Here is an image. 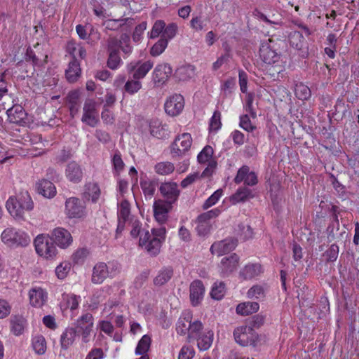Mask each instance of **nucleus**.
<instances>
[{
  "label": "nucleus",
  "mask_w": 359,
  "mask_h": 359,
  "mask_svg": "<svg viewBox=\"0 0 359 359\" xmlns=\"http://www.w3.org/2000/svg\"><path fill=\"white\" fill-rule=\"evenodd\" d=\"M233 337L237 344L242 346H255L257 340V334L250 326L242 325L233 331Z\"/></svg>",
  "instance_id": "6"
},
{
  "label": "nucleus",
  "mask_w": 359,
  "mask_h": 359,
  "mask_svg": "<svg viewBox=\"0 0 359 359\" xmlns=\"http://www.w3.org/2000/svg\"><path fill=\"white\" fill-rule=\"evenodd\" d=\"M27 325V320L22 316L14 315L10 318L11 331L15 336L22 334Z\"/></svg>",
  "instance_id": "28"
},
{
  "label": "nucleus",
  "mask_w": 359,
  "mask_h": 359,
  "mask_svg": "<svg viewBox=\"0 0 359 359\" xmlns=\"http://www.w3.org/2000/svg\"><path fill=\"white\" fill-rule=\"evenodd\" d=\"M221 212L222 210L219 208H215L198 215L196 227L198 235L205 236L208 234L212 229L213 219L217 217Z\"/></svg>",
  "instance_id": "4"
},
{
  "label": "nucleus",
  "mask_w": 359,
  "mask_h": 359,
  "mask_svg": "<svg viewBox=\"0 0 359 359\" xmlns=\"http://www.w3.org/2000/svg\"><path fill=\"white\" fill-rule=\"evenodd\" d=\"M65 212L69 218H81L86 215V206L79 198L70 197L65 201Z\"/></svg>",
  "instance_id": "10"
},
{
  "label": "nucleus",
  "mask_w": 359,
  "mask_h": 359,
  "mask_svg": "<svg viewBox=\"0 0 359 359\" xmlns=\"http://www.w3.org/2000/svg\"><path fill=\"white\" fill-rule=\"evenodd\" d=\"M195 67L191 65H184L179 67L175 72V77L178 81H186L194 77Z\"/></svg>",
  "instance_id": "30"
},
{
  "label": "nucleus",
  "mask_w": 359,
  "mask_h": 359,
  "mask_svg": "<svg viewBox=\"0 0 359 359\" xmlns=\"http://www.w3.org/2000/svg\"><path fill=\"white\" fill-rule=\"evenodd\" d=\"M172 69L171 67L166 63L156 65L153 72V79L155 83L163 84L172 74Z\"/></svg>",
  "instance_id": "21"
},
{
  "label": "nucleus",
  "mask_w": 359,
  "mask_h": 359,
  "mask_svg": "<svg viewBox=\"0 0 359 359\" xmlns=\"http://www.w3.org/2000/svg\"><path fill=\"white\" fill-rule=\"evenodd\" d=\"M213 149L207 145L198 154L197 158L200 163H208V166L201 174L202 177L211 176L217 168V161L212 158Z\"/></svg>",
  "instance_id": "9"
},
{
  "label": "nucleus",
  "mask_w": 359,
  "mask_h": 359,
  "mask_svg": "<svg viewBox=\"0 0 359 359\" xmlns=\"http://www.w3.org/2000/svg\"><path fill=\"white\" fill-rule=\"evenodd\" d=\"M192 144V137L189 133H183L177 136L172 144L171 153L173 156H181L189 151Z\"/></svg>",
  "instance_id": "11"
},
{
  "label": "nucleus",
  "mask_w": 359,
  "mask_h": 359,
  "mask_svg": "<svg viewBox=\"0 0 359 359\" xmlns=\"http://www.w3.org/2000/svg\"><path fill=\"white\" fill-rule=\"evenodd\" d=\"M6 113L9 121L14 123H20L25 118L26 115L22 107L20 106H16L8 109Z\"/></svg>",
  "instance_id": "37"
},
{
  "label": "nucleus",
  "mask_w": 359,
  "mask_h": 359,
  "mask_svg": "<svg viewBox=\"0 0 359 359\" xmlns=\"http://www.w3.org/2000/svg\"><path fill=\"white\" fill-rule=\"evenodd\" d=\"M130 216V205L128 201L123 198L118 204V226L116 229V234L121 233L127 222H129Z\"/></svg>",
  "instance_id": "14"
},
{
  "label": "nucleus",
  "mask_w": 359,
  "mask_h": 359,
  "mask_svg": "<svg viewBox=\"0 0 359 359\" xmlns=\"http://www.w3.org/2000/svg\"><path fill=\"white\" fill-rule=\"evenodd\" d=\"M184 107V100L180 94L170 96L165 101L164 108L166 114L170 116L179 115Z\"/></svg>",
  "instance_id": "12"
},
{
  "label": "nucleus",
  "mask_w": 359,
  "mask_h": 359,
  "mask_svg": "<svg viewBox=\"0 0 359 359\" xmlns=\"http://www.w3.org/2000/svg\"><path fill=\"white\" fill-rule=\"evenodd\" d=\"M142 88V83L139 80L131 79L126 82L124 90L128 93L133 95L137 93Z\"/></svg>",
  "instance_id": "55"
},
{
  "label": "nucleus",
  "mask_w": 359,
  "mask_h": 359,
  "mask_svg": "<svg viewBox=\"0 0 359 359\" xmlns=\"http://www.w3.org/2000/svg\"><path fill=\"white\" fill-rule=\"evenodd\" d=\"M225 294V285L223 282H216L212 286L210 294L217 300L222 299Z\"/></svg>",
  "instance_id": "53"
},
{
  "label": "nucleus",
  "mask_w": 359,
  "mask_h": 359,
  "mask_svg": "<svg viewBox=\"0 0 359 359\" xmlns=\"http://www.w3.org/2000/svg\"><path fill=\"white\" fill-rule=\"evenodd\" d=\"M100 194L98 185L95 182H89L85 186V195L91 198L93 202H96Z\"/></svg>",
  "instance_id": "43"
},
{
  "label": "nucleus",
  "mask_w": 359,
  "mask_h": 359,
  "mask_svg": "<svg viewBox=\"0 0 359 359\" xmlns=\"http://www.w3.org/2000/svg\"><path fill=\"white\" fill-rule=\"evenodd\" d=\"M173 274L172 269L170 267H165L161 269L157 276L154 279V283L156 285H163L168 282Z\"/></svg>",
  "instance_id": "40"
},
{
  "label": "nucleus",
  "mask_w": 359,
  "mask_h": 359,
  "mask_svg": "<svg viewBox=\"0 0 359 359\" xmlns=\"http://www.w3.org/2000/svg\"><path fill=\"white\" fill-rule=\"evenodd\" d=\"M1 239L6 245L11 248L25 247L31 242L26 232L14 227L5 229L1 233Z\"/></svg>",
  "instance_id": "3"
},
{
  "label": "nucleus",
  "mask_w": 359,
  "mask_h": 359,
  "mask_svg": "<svg viewBox=\"0 0 359 359\" xmlns=\"http://www.w3.org/2000/svg\"><path fill=\"white\" fill-rule=\"evenodd\" d=\"M111 161L115 172L119 174L123 170L125 164L122 160L121 153L118 151L115 152Z\"/></svg>",
  "instance_id": "59"
},
{
  "label": "nucleus",
  "mask_w": 359,
  "mask_h": 359,
  "mask_svg": "<svg viewBox=\"0 0 359 359\" xmlns=\"http://www.w3.org/2000/svg\"><path fill=\"white\" fill-rule=\"evenodd\" d=\"M222 127L221 113L218 110L214 111L210 120V130L211 131L217 132Z\"/></svg>",
  "instance_id": "57"
},
{
  "label": "nucleus",
  "mask_w": 359,
  "mask_h": 359,
  "mask_svg": "<svg viewBox=\"0 0 359 359\" xmlns=\"http://www.w3.org/2000/svg\"><path fill=\"white\" fill-rule=\"evenodd\" d=\"M191 323V316L189 313L180 317L176 325L177 332L181 335L188 334Z\"/></svg>",
  "instance_id": "39"
},
{
  "label": "nucleus",
  "mask_w": 359,
  "mask_h": 359,
  "mask_svg": "<svg viewBox=\"0 0 359 359\" xmlns=\"http://www.w3.org/2000/svg\"><path fill=\"white\" fill-rule=\"evenodd\" d=\"M195 355L194 349L189 346H184L181 348L178 359H192Z\"/></svg>",
  "instance_id": "64"
},
{
  "label": "nucleus",
  "mask_w": 359,
  "mask_h": 359,
  "mask_svg": "<svg viewBox=\"0 0 359 359\" xmlns=\"http://www.w3.org/2000/svg\"><path fill=\"white\" fill-rule=\"evenodd\" d=\"M151 341V337L149 335L144 334L142 336L136 346L135 354L142 355H147V353L149 349Z\"/></svg>",
  "instance_id": "42"
},
{
  "label": "nucleus",
  "mask_w": 359,
  "mask_h": 359,
  "mask_svg": "<svg viewBox=\"0 0 359 359\" xmlns=\"http://www.w3.org/2000/svg\"><path fill=\"white\" fill-rule=\"evenodd\" d=\"M38 192L46 198H53L56 194L55 185L49 180H40L36 184Z\"/></svg>",
  "instance_id": "31"
},
{
  "label": "nucleus",
  "mask_w": 359,
  "mask_h": 359,
  "mask_svg": "<svg viewBox=\"0 0 359 359\" xmlns=\"http://www.w3.org/2000/svg\"><path fill=\"white\" fill-rule=\"evenodd\" d=\"M71 265L67 262L60 263L55 269V275L58 279H65L69 273Z\"/></svg>",
  "instance_id": "56"
},
{
  "label": "nucleus",
  "mask_w": 359,
  "mask_h": 359,
  "mask_svg": "<svg viewBox=\"0 0 359 359\" xmlns=\"http://www.w3.org/2000/svg\"><path fill=\"white\" fill-rule=\"evenodd\" d=\"M81 121L93 128L99 123L100 118L97 109V103L94 100L88 99L85 101Z\"/></svg>",
  "instance_id": "7"
},
{
  "label": "nucleus",
  "mask_w": 359,
  "mask_h": 359,
  "mask_svg": "<svg viewBox=\"0 0 359 359\" xmlns=\"http://www.w3.org/2000/svg\"><path fill=\"white\" fill-rule=\"evenodd\" d=\"M177 28L178 27L176 23L172 22L168 24L165 27L164 32H163V36L161 38L166 39L168 41L172 39L176 35Z\"/></svg>",
  "instance_id": "60"
},
{
  "label": "nucleus",
  "mask_w": 359,
  "mask_h": 359,
  "mask_svg": "<svg viewBox=\"0 0 359 359\" xmlns=\"http://www.w3.org/2000/svg\"><path fill=\"white\" fill-rule=\"evenodd\" d=\"M81 300V298L79 295H76L72 293H65L62 296L60 306L63 310L69 309L71 311H74L78 308Z\"/></svg>",
  "instance_id": "29"
},
{
  "label": "nucleus",
  "mask_w": 359,
  "mask_h": 359,
  "mask_svg": "<svg viewBox=\"0 0 359 359\" xmlns=\"http://www.w3.org/2000/svg\"><path fill=\"white\" fill-rule=\"evenodd\" d=\"M251 190L247 187H242L238 189L236 192L232 196L231 201L233 203L243 202L251 197Z\"/></svg>",
  "instance_id": "47"
},
{
  "label": "nucleus",
  "mask_w": 359,
  "mask_h": 359,
  "mask_svg": "<svg viewBox=\"0 0 359 359\" xmlns=\"http://www.w3.org/2000/svg\"><path fill=\"white\" fill-rule=\"evenodd\" d=\"M262 272V267L259 264H248L240 271V276L244 280L252 279Z\"/></svg>",
  "instance_id": "33"
},
{
  "label": "nucleus",
  "mask_w": 359,
  "mask_h": 359,
  "mask_svg": "<svg viewBox=\"0 0 359 359\" xmlns=\"http://www.w3.org/2000/svg\"><path fill=\"white\" fill-rule=\"evenodd\" d=\"M205 293V287L199 280L193 281L190 285V299L194 306L198 305L203 299Z\"/></svg>",
  "instance_id": "24"
},
{
  "label": "nucleus",
  "mask_w": 359,
  "mask_h": 359,
  "mask_svg": "<svg viewBox=\"0 0 359 359\" xmlns=\"http://www.w3.org/2000/svg\"><path fill=\"white\" fill-rule=\"evenodd\" d=\"M6 208L9 214L16 219H24V214L34 208L33 201L27 191H21L15 196H10Z\"/></svg>",
  "instance_id": "1"
},
{
  "label": "nucleus",
  "mask_w": 359,
  "mask_h": 359,
  "mask_svg": "<svg viewBox=\"0 0 359 359\" xmlns=\"http://www.w3.org/2000/svg\"><path fill=\"white\" fill-rule=\"evenodd\" d=\"M296 97L302 100H307L311 95L310 88L302 83H297L294 88Z\"/></svg>",
  "instance_id": "46"
},
{
  "label": "nucleus",
  "mask_w": 359,
  "mask_h": 359,
  "mask_svg": "<svg viewBox=\"0 0 359 359\" xmlns=\"http://www.w3.org/2000/svg\"><path fill=\"white\" fill-rule=\"evenodd\" d=\"M304 42V36L303 35L299 32H294L292 33L290 36V45L297 48V49H301L303 46Z\"/></svg>",
  "instance_id": "58"
},
{
  "label": "nucleus",
  "mask_w": 359,
  "mask_h": 359,
  "mask_svg": "<svg viewBox=\"0 0 359 359\" xmlns=\"http://www.w3.org/2000/svg\"><path fill=\"white\" fill-rule=\"evenodd\" d=\"M80 64L76 60H72L69 63L68 68L66 69L65 75L67 81L70 83H74L81 75Z\"/></svg>",
  "instance_id": "32"
},
{
  "label": "nucleus",
  "mask_w": 359,
  "mask_h": 359,
  "mask_svg": "<svg viewBox=\"0 0 359 359\" xmlns=\"http://www.w3.org/2000/svg\"><path fill=\"white\" fill-rule=\"evenodd\" d=\"M52 238L54 243L60 248L65 249L70 246L73 238L70 232L62 227H57L52 231Z\"/></svg>",
  "instance_id": "13"
},
{
  "label": "nucleus",
  "mask_w": 359,
  "mask_h": 359,
  "mask_svg": "<svg viewBox=\"0 0 359 359\" xmlns=\"http://www.w3.org/2000/svg\"><path fill=\"white\" fill-rule=\"evenodd\" d=\"M238 262L239 257L236 254L222 258L219 266L220 275L223 277L229 276L237 269Z\"/></svg>",
  "instance_id": "18"
},
{
  "label": "nucleus",
  "mask_w": 359,
  "mask_h": 359,
  "mask_svg": "<svg viewBox=\"0 0 359 359\" xmlns=\"http://www.w3.org/2000/svg\"><path fill=\"white\" fill-rule=\"evenodd\" d=\"M213 332L212 330L203 331L198 338L197 346L201 351L208 350L212 345L213 341Z\"/></svg>",
  "instance_id": "35"
},
{
  "label": "nucleus",
  "mask_w": 359,
  "mask_h": 359,
  "mask_svg": "<svg viewBox=\"0 0 359 359\" xmlns=\"http://www.w3.org/2000/svg\"><path fill=\"white\" fill-rule=\"evenodd\" d=\"M259 309L257 302H246L239 304L236 306V313L241 316H248L256 313Z\"/></svg>",
  "instance_id": "36"
},
{
  "label": "nucleus",
  "mask_w": 359,
  "mask_h": 359,
  "mask_svg": "<svg viewBox=\"0 0 359 359\" xmlns=\"http://www.w3.org/2000/svg\"><path fill=\"white\" fill-rule=\"evenodd\" d=\"M168 40L166 39H162L161 38L151 48L150 50V54L156 57L160 55L161 53H163L165 49L168 46Z\"/></svg>",
  "instance_id": "51"
},
{
  "label": "nucleus",
  "mask_w": 359,
  "mask_h": 359,
  "mask_svg": "<svg viewBox=\"0 0 359 359\" xmlns=\"http://www.w3.org/2000/svg\"><path fill=\"white\" fill-rule=\"evenodd\" d=\"M116 41L114 40H107V48L109 51V58L107 66L111 69H117L122 64V60L119 56L118 51L114 49Z\"/></svg>",
  "instance_id": "25"
},
{
  "label": "nucleus",
  "mask_w": 359,
  "mask_h": 359,
  "mask_svg": "<svg viewBox=\"0 0 359 359\" xmlns=\"http://www.w3.org/2000/svg\"><path fill=\"white\" fill-rule=\"evenodd\" d=\"M151 135L160 138L162 136L163 126L158 120H152L149 124Z\"/></svg>",
  "instance_id": "62"
},
{
  "label": "nucleus",
  "mask_w": 359,
  "mask_h": 359,
  "mask_svg": "<svg viewBox=\"0 0 359 359\" xmlns=\"http://www.w3.org/2000/svg\"><path fill=\"white\" fill-rule=\"evenodd\" d=\"M153 208L155 219L161 224H165L168 217L171 203L158 200L154 201Z\"/></svg>",
  "instance_id": "15"
},
{
  "label": "nucleus",
  "mask_w": 359,
  "mask_h": 359,
  "mask_svg": "<svg viewBox=\"0 0 359 359\" xmlns=\"http://www.w3.org/2000/svg\"><path fill=\"white\" fill-rule=\"evenodd\" d=\"M67 52L73 57V60H76L77 57L81 59L85 58L86 55V49L79 43L74 41H69L67 44Z\"/></svg>",
  "instance_id": "34"
},
{
  "label": "nucleus",
  "mask_w": 359,
  "mask_h": 359,
  "mask_svg": "<svg viewBox=\"0 0 359 359\" xmlns=\"http://www.w3.org/2000/svg\"><path fill=\"white\" fill-rule=\"evenodd\" d=\"M247 297L250 299L262 300L265 297V292L262 286L256 285L248 290Z\"/></svg>",
  "instance_id": "50"
},
{
  "label": "nucleus",
  "mask_w": 359,
  "mask_h": 359,
  "mask_svg": "<svg viewBox=\"0 0 359 359\" xmlns=\"http://www.w3.org/2000/svg\"><path fill=\"white\" fill-rule=\"evenodd\" d=\"M76 337V332L74 328H67L60 337L61 346L64 349L68 348L73 344Z\"/></svg>",
  "instance_id": "38"
},
{
  "label": "nucleus",
  "mask_w": 359,
  "mask_h": 359,
  "mask_svg": "<svg viewBox=\"0 0 359 359\" xmlns=\"http://www.w3.org/2000/svg\"><path fill=\"white\" fill-rule=\"evenodd\" d=\"M121 307L122 306L120 305L118 302L116 300H109L104 305L102 314L106 317H109L115 314L116 311H121Z\"/></svg>",
  "instance_id": "45"
},
{
  "label": "nucleus",
  "mask_w": 359,
  "mask_h": 359,
  "mask_svg": "<svg viewBox=\"0 0 359 359\" xmlns=\"http://www.w3.org/2000/svg\"><path fill=\"white\" fill-rule=\"evenodd\" d=\"M153 66L154 62L151 60L132 61L126 65V69L133 79L140 80L145 77Z\"/></svg>",
  "instance_id": "8"
},
{
  "label": "nucleus",
  "mask_w": 359,
  "mask_h": 359,
  "mask_svg": "<svg viewBox=\"0 0 359 359\" xmlns=\"http://www.w3.org/2000/svg\"><path fill=\"white\" fill-rule=\"evenodd\" d=\"M32 345L35 353L43 355L46 351V341L42 335L34 336L32 339Z\"/></svg>",
  "instance_id": "41"
},
{
  "label": "nucleus",
  "mask_w": 359,
  "mask_h": 359,
  "mask_svg": "<svg viewBox=\"0 0 359 359\" xmlns=\"http://www.w3.org/2000/svg\"><path fill=\"white\" fill-rule=\"evenodd\" d=\"M223 195V191L221 189L216 190L209 198L203 203L202 208L207 210L215 205Z\"/></svg>",
  "instance_id": "52"
},
{
  "label": "nucleus",
  "mask_w": 359,
  "mask_h": 359,
  "mask_svg": "<svg viewBox=\"0 0 359 359\" xmlns=\"http://www.w3.org/2000/svg\"><path fill=\"white\" fill-rule=\"evenodd\" d=\"M108 40L116 41L114 49L119 52L121 50L126 56H128L133 51V46L130 44V36L127 34H123L120 38L109 37Z\"/></svg>",
  "instance_id": "26"
},
{
  "label": "nucleus",
  "mask_w": 359,
  "mask_h": 359,
  "mask_svg": "<svg viewBox=\"0 0 359 359\" xmlns=\"http://www.w3.org/2000/svg\"><path fill=\"white\" fill-rule=\"evenodd\" d=\"M140 186L145 196L151 198L156 191V182L151 180H144L140 182Z\"/></svg>",
  "instance_id": "44"
},
{
  "label": "nucleus",
  "mask_w": 359,
  "mask_h": 359,
  "mask_svg": "<svg viewBox=\"0 0 359 359\" xmlns=\"http://www.w3.org/2000/svg\"><path fill=\"white\" fill-rule=\"evenodd\" d=\"M83 172L81 165L76 161L69 162L65 169V176L72 183H79L83 179Z\"/></svg>",
  "instance_id": "20"
},
{
  "label": "nucleus",
  "mask_w": 359,
  "mask_h": 359,
  "mask_svg": "<svg viewBox=\"0 0 359 359\" xmlns=\"http://www.w3.org/2000/svg\"><path fill=\"white\" fill-rule=\"evenodd\" d=\"M107 264L98 262L93 269L91 281L94 284H101L109 277Z\"/></svg>",
  "instance_id": "27"
},
{
  "label": "nucleus",
  "mask_w": 359,
  "mask_h": 359,
  "mask_svg": "<svg viewBox=\"0 0 359 359\" xmlns=\"http://www.w3.org/2000/svg\"><path fill=\"white\" fill-rule=\"evenodd\" d=\"M29 303L32 306L41 308L46 303L48 294L41 287H34L29 290Z\"/></svg>",
  "instance_id": "19"
},
{
  "label": "nucleus",
  "mask_w": 359,
  "mask_h": 359,
  "mask_svg": "<svg viewBox=\"0 0 359 359\" xmlns=\"http://www.w3.org/2000/svg\"><path fill=\"white\" fill-rule=\"evenodd\" d=\"M155 172L161 175H167L172 173L175 170L174 164L168 162H160L156 164L154 167Z\"/></svg>",
  "instance_id": "48"
},
{
  "label": "nucleus",
  "mask_w": 359,
  "mask_h": 359,
  "mask_svg": "<svg viewBox=\"0 0 359 359\" xmlns=\"http://www.w3.org/2000/svg\"><path fill=\"white\" fill-rule=\"evenodd\" d=\"M237 245V241L234 238H226L223 241L215 243L210 248L212 254L221 256L235 249Z\"/></svg>",
  "instance_id": "16"
},
{
  "label": "nucleus",
  "mask_w": 359,
  "mask_h": 359,
  "mask_svg": "<svg viewBox=\"0 0 359 359\" xmlns=\"http://www.w3.org/2000/svg\"><path fill=\"white\" fill-rule=\"evenodd\" d=\"M159 190L161 194L169 201V203L175 202L180 194L177 184L172 182L162 183Z\"/></svg>",
  "instance_id": "22"
},
{
  "label": "nucleus",
  "mask_w": 359,
  "mask_h": 359,
  "mask_svg": "<svg viewBox=\"0 0 359 359\" xmlns=\"http://www.w3.org/2000/svg\"><path fill=\"white\" fill-rule=\"evenodd\" d=\"M93 326V317L90 313L82 315L76 322V327L79 332H82V335L85 341L90 334Z\"/></svg>",
  "instance_id": "23"
},
{
  "label": "nucleus",
  "mask_w": 359,
  "mask_h": 359,
  "mask_svg": "<svg viewBox=\"0 0 359 359\" xmlns=\"http://www.w3.org/2000/svg\"><path fill=\"white\" fill-rule=\"evenodd\" d=\"M165 27V22L162 20H156L151 30V32L149 33V37L151 39H155L159 36V35L161 34L163 35V32H164V29Z\"/></svg>",
  "instance_id": "54"
},
{
  "label": "nucleus",
  "mask_w": 359,
  "mask_h": 359,
  "mask_svg": "<svg viewBox=\"0 0 359 359\" xmlns=\"http://www.w3.org/2000/svg\"><path fill=\"white\" fill-rule=\"evenodd\" d=\"M205 26V21L201 16L193 17L190 20V27L196 32L202 31Z\"/></svg>",
  "instance_id": "61"
},
{
  "label": "nucleus",
  "mask_w": 359,
  "mask_h": 359,
  "mask_svg": "<svg viewBox=\"0 0 359 359\" xmlns=\"http://www.w3.org/2000/svg\"><path fill=\"white\" fill-rule=\"evenodd\" d=\"M36 252L41 257L50 258L55 255L57 249L53 243V238L41 234L34 239Z\"/></svg>",
  "instance_id": "5"
},
{
  "label": "nucleus",
  "mask_w": 359,
  "mask_h": 359,
  "mask_svg": "<svg viewBox=\"0 0 359 359\" xmlns=\"http://www.w3.org/2000/svg\"><path fill=\"white\" fill-rule=\"evenodd\" d=\"M259 55L264 62L269 65H273L280 60V55L273 50L270 42H264L259 48Z\"/></svg>",
  "instance_id": "17"
},
{
  "label": "nucleus",
  "mask_w": 359,
  "mask_h": 359,
  "mask_svg": "<svg viewBox=\"0 0 359 359\" xmlns=\"http://www.w3.org/2000/svg\"><path fill=\"white\" fill-rule=\"evenodd\" d=\"M151 234L152 238L149 231H145L140 237L139 245L144 247L151 255H156L159 253L161 245L165 240L166 229L164 226L154 228L151 229Z\"/></svg>",
  "instance_id": "2"
},
{
  "label": "nucleus",
  "mask_w": 359,
  "mask_h": 359,
  "mask_svg": "<svg viewBox=\"0 0 359 359\" xmlns=\"http://www.w3.org/2000/svg\"><path fill=\"white\" fill-rule=\"evenodd\" d=\"M88 255L86 249L81 248L77 250L72 255V260L75 264H80L83 263Z\"/></svg>",
  "instance_id": "63"
},
{
  "label": "nucleus",
  "mask_w": 359,
  "mask_h": 359,
  "mask_svg": "<svg viewBox=\"0 0 359 359\" xmlns=\"http://www.w3.org/2000/svg\"><path fill=\"white\" fill-rule=\"evenodd\" d=\"M202 329L203 325L201 322L196 320L193 323H191V326L187 334L189 341L198 338V336L203 332Z\"/></svg>",
  "instance_id": "49"
}]
</instances>
